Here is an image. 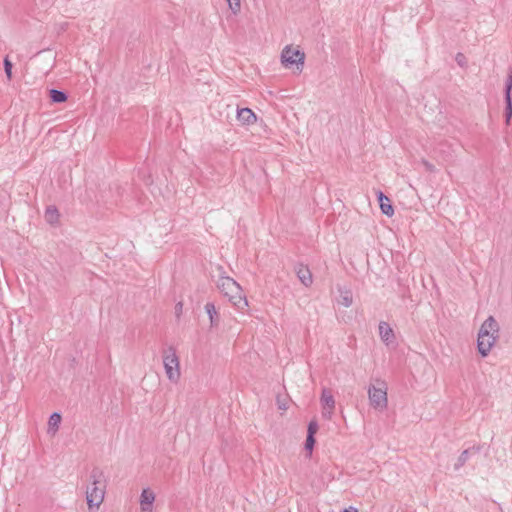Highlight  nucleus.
Wrapping results in <instances>:
<instances>
[{
  "instance_id": "nucleus-1",
  "label": "nucleus",
  "mask_w": 512,
  "mask_h": 512,
  "mask_svg": "<svg viewBox=\"0 0 512 512\" xmlns=\"http://www.w3.org/2000/svg\"><path fill=\"white\" fill-rule=\"evenodd\" d=\"M91 484L86 490V500L89 512H97L104 501L106 493V479L99 468H94L90 474Z\"/></svg>"
},
{
  "instance_id": "nucleus-2",
  "label": "nucleus",
  "mask_w": 512,
  "mask_h": 512,
  "mask_svg": "<svg viewBox=\"0 0 512 512\" xmlns=\"http://www.w3.org/2000/svg\"><path fill=\"white\" fill-rule=\"evenodd\" d=\"M500 327L493 316H489L481 325L477 336L478 352L486 357L499 337Z\"/></svg>"
},
{
  "instance_id": "nucleus-3",
  "label": "nucleus",
  "mask_w": 512,
  "mask_h": 512,
  "mask_svg": "<svg viewBox=\"0 0 512 512\" xmlns=\"http://www.w3.org/2000/svg\"><path fill=\"white\" fill-rule=\"evenodd\" d=\"M217 287L239 310H243L248 306V301L243 295L241 286L234 279L228 276H221L217 281Z\"/></svg>"
},
{
  "instance_id": "nucleus-4",
  "label": "nucleus",
  "mask_w": 512,
  "mask_h": 512,
  "mask_svg": "<svg viewBox=\"0 0 512 512\" xmlns=\"http://www.w3.org/2000/svg\"><path fill=\"white\" fill-rule=\"evenodd\" d=\"M378 386L368 387V398L370 405L379 411H384L388 406L387 385L384 381L377 380Z\"/></svg>"
},
{
  "instance_id": "nucleus-5",
  "label": "nucleus",
  "mask_w": 512,
  "mask_h": 512,
  "mask_svg": "<svg viewBox=\"0 0 512 512\" xmlns=\"http://www.w3.org/2000/svg\"><path fill=\"white\" fill-rule=\"evenodd\" d=\"M163 364L167 378L177 383L180 379V363L179 358L176 354V350L173 347H169L163 352Z\"/></svg>"
},
{
  "instance_id": "nucleus-6",
  "label": "nucleus",
  "mask_w": 512,
  "mask_h": 512,
  "mask_svg": "<svg viewBox=\"0 0 512 512\" xmlns=\"http://www.w3.org/2000/svg\"><path fill=\"white\" fill-rule=\"evenodd\" d=\"M305 61V54L298 48L291 45L284 47L281 53V62L286 68L296 65L297 70L301 71Z\"/></svg>"
},
{
  "instance_id": "nucleus-7",
  "label": "nucleus",
  "mask_w": 512,
  "mask_h": 512,
  "mask_svg": "<svg viewBox=\"0 0 512 512\" xmlns=\"http://www.w3.org/2000/svg\"><path fill=\"white\" fill-rule=\"evenodd\" d=\"M320 402L322 405L323 418L330 420L335 410V399L331 390L324 388L322 390Z\"/></svg>"
},
{
  "instance_id": "nucleus-8",
  "label": "nucleus",
  "mask_w": 512,
  "mask_h": 512,
  "mask_svg": "<svg viewBox=\"0 0 512 512\" xmlns=\"http://www.w3.org/2000/svg\"><path fill=\"white\" fill-rule=\"evenodd\" d=\"M379 335L381 340L389 345L395 339L394 331L387 322L381 321L379 323Z\"/></svg>"
},
{
  "instance_id": "nucleus-9",
  "label": "nucleus",
  "mask_w": 512,
  "mask_h": 512,
  "mask_svg": "<svg viewBox=\"0 0 512 512\" xmlns=\"http://www.w3.org/2000/svg\"><path fill=\"white\" fill-rule=\"evenodd\" d=\"M237 119L244 125L254 124L257 120L255 113L249 108L238 109Z\"/></svg>"
},
{
  "instance_id": "nucleus-10",
  "label": "nucleus",
  "mask_w": 512,
  "mask_h": 512,
  "mask_svg": "<svg viewBox=\"0 0 512 512\" xmlns=\"http://www.w3.org/2000/svg\"><path fill=\"white\" fill-rule=\"evenodd\" d=\"M296 274L304 286L309 287L312 284V274L308 267L303 265L298 266L296 269Z\"/></svg>"
},
{
  "instance_id": "nucleus-11",
  "label": "nucleus",
  "mask_w": 512,
  "mask_h": 512,
  "mask_svg": "<svg viewBox=\"0 0 512 512\" xmlns=\"http://www.w3.org/2000/svg\"><path fill=\"white\" fill-rule=\"evenodd\" d=\"M61 419H62V417H61L60 413L54 412L53 414L50 415L49 420H48V427H47V433L49 435H51V436L56 435V433L59 430Z\"/></svg>"
},
{
  "instance_id": "nucleus-12",
  "label": "nucleus",
  "mask_w": 512,
  "mask_h": 512,
  "mask_svg": "<svg viewBox=\"0 0 512 512\" xmlns=\"http://www.w3.org/2000/svg\"><path fill=\"white\" fill-rule=\"evenodd\" d=\"M378 200L382 213L387 216H392L394 214V209L390 203V199L380 191L378 192Z\"/></svg>"
},
{
  "instance_id": "nucleus-13",
  "label": "nucleus",
  "mask_w": 512,
  "mask_h": 512,
  "mask_svg": "<svg viewBox=\"0 0 512 512\" xmlns=\"http://www.w3.org/2000/svg\"><path fill=\"white\" fill-rule=\"evenodd\" d=\"M205 310L209 315L211 326H216L218 324V313L215 305L209 302L205 305Z\"/></svg>"
},
{
  "instance_id": "nucleus-14",
  "label": "nucleus",
  "mask_w": 512,
  "mask_h": 512,
  "mask_svg": "<svg viewBox=\"0 0 512 512\" xmlns=\"http://www.w3.org/2000/svg\"><path fill=\"white\" fill-rule=\"evenodd\" d=\"M155 498H156L155 493L151 489L145 488L141 492L140 502L146 503V504L147 503L154 504Z\"/></svg>"
},
{
  "instance_id": "nucleus-15",
  "label": "nucleus",
  "mask_w": 512,
  "mask_h": 512,
  "mask_svg": "<svg viewBox=\"0 0 512 512\" xmlns=\"http://www.w3.org/2000/svg\"><path fill=\"white\" fill-rule=\"evenodd\" d=\"M59 214L55 207H48L45 212V219L48 223L54 224L58 221Z\"/></svg>"
},
{
  "instance_id": "nucleus-16",
  "label": "nucleus",
  "mask_w": 512,
  "mask_h": 512,
  "mask_svg": "<svg viewBox=\"0 0 512 512\" xmlns=\"http://www.w3.org/2000/svg\"><path fill=\"white\" fill-rule=\"evenodd\" d=\"M50 98L55 103H63L67 100V95L60 90L51 89Z\"/></svg>"
},
{
  "instance_id": "nucleus-17",
  "label": "nucleus",
  "mask_w": 512,
  "mask_h": 512,
  "mask_svg": "<svg viewBox=\"0 0 512 512\" xmlns=\"http://www.w3.org/2000/svg\"><path fill=\"white\" fill-rule=\"evenodd\" d=\"M469 454H470V450L469 449H466L464 450L460 456L458 457L456 463L454 464V469L455 470H459L462 466L465 465V463L468 461L469 459Z\"/></svg>"
},
{
  "instance_id": "nucleus-18",
  "label": "nucleus",
  "mask_w": 512,
  "mask_h": 512,
  "mask_svg": "<svg viewBox=\"0 0 512 512\" xmlns=\"http://www.w3.org/2000/svg\"><path fill=\"white\" fill-rule=\"evenodd\" d=\"M339 303L344 307H350L353 303L352 294L349 291L341 293Z\"/></svg>"
},
{
  "instance_id": "nucleus-19",
  "label": "nucleus",
  "mask_w": 512,
  "mask_h": 512,
  "mask_svg": "<svg viewBox=\"0 0 512 512\" xmlns=\"http://www.w3.org/2000/svg\"><path fill=\"white\" fill-rule=\"evenodd\" d=\"M228 6L234 15H237L241 10L240 0H226Z\"/></svg>"
},
{
  "instance_id": "nucleus-20",
  "label": "nucleus",
  "mask_w": 512,
  "mask_h": 512,
  "mask_svg": "<svg viewBox=\"0 0 512 512\" xmlns=\"http://www.w3.org/2000/svg\"><path fill=\"white\" fill-rule=\"evenodd\" d=\"M506 107H505V122L506 124L510 123V119L512 117V101L511 99H505Z\"/></svg>"
},
{
  "instance_id": "nucleus-21",
  "label": "nucleus",
  "mask_w": 512,
  "mask_h": 512,
  "mask_svg": "<svg viewBox=\"0 0 512 512\" xmlns=\"http://www.w3.org/2000/svg\"><path fill=\"white\" fill-rule=\"evenodd\" d=\"M511 89H512V74L508 75L505 84V99H511Z\"/></svg>"
},
{
  "instance_id": "nucleus-22",
  "label": "nucleus",
  "mask_w": 512,
  "mask_h": 512,
  "mask_svg": "<svg viewBox=\"0 0 512 512\" xmlns=\"http://www.w3.org/2000/svg\"><path fill=\"white\" fill-rule=\"evenodd\" d=\"M318 431V423L315 420L310 421L308 424L307 435L314 436Z\"/></svg>"
},
{
  "instance_id": "nucleus-23",
  "label": "nucleus",
  "mask_w": 512,
  "mask_h": 512,
  "mask_svg": "<svg viewBox=\"0 0 512 512\" xmlns=\"http://www.w3.org/2000/svg\"><path fill=\"white\" fill-rule=\"evenodd\" d=\"M314 444H315V438H314V436H312V435H307L306 442H305V449H306L307 451H309V453H310V454H311V452H312V450H313Z\"/></svg>"
},
{
  "instance_id": "nucleus-24",
  "label": "nucleus",
  "mask_w": 512,
  "mask_h": 512,
  "mask_svg": "<svg viewBox=\"0 0 512 512\" xmlns=\"http://www.w3.org/2000/svg\"><path fill=\"white\" fill-rule=\"evenodd\" d=\"M4 68H5V73L8 77V79H11L12 77V63L7 59L5 58L4 60Z\"/></svg>"
},
{
  "instance_id": "nucleus-25",
  "label": "nucleus",
  "mask_w": 512,
  "mask_h": 512,
  "mask_svg": "<svg viewBox=\"0 0 512 512\" xmlns=\"http://www.w3.org/2000/svg\"><path fill=\"white\" fill-rule=\"evenodd\" d=\"M154 505L151 503H142L140 502V512H153Z\"/></svg>"
},
{
  "instance_id": "nucleus-26",
  "label": "nucleus",
  "mask_w": 512,
  "mask_h": 512,
  "mask_svg": "<svg viewBox=\"0 0 512 512\" xmlns=\"http://www.w3.org/2000/svg\"><path fill=\"white\" fill-rule=\"evenodd\" d=\"M423 165L426 168V170L433 172L434 171V165L429 163L428 161L423 160Z\"/></svg>"
},
{
  "instance_id": "nucleus-27",
  "label": "nucleus",
  "mask_w": 512,
  "mask_h": 512,
  "mask_svg": "<svg viewBox=\"0 0 512 512\" xmlns=\"http://www.w3.org/2000/svg\"><path fill=\"white\" fill-rule=\"evenodd\" d=\"M464 59H465V57L463 54H461V53L457 54L456 61L458 62L459 65L463 66Z\"/></svg>"
},
{
  "instance_id": "nucleus-28",
  "label": "nucleus",
  "mask_w": 512,
  "mask_h": 512,
  "mask_svg": "<svg viewBox=\"0 0 512 512\" xmlns=\"http://www.w3.org/2000/svg\"><path fill=\"white\" fill-rule=\"evenodd\" d=\"M183 304L181 302H178L175 306V312L179 316L182 312Z\"/></svg>"
},
{
  "instance_id": "nucleus-29",
  "label": "nucleus",
  "mask_w": 512,
  "mask_h": 512,
  "mask_svg": "<svg viewBox=\"0 0 512 512\" xmlns=\"http://www.w3.org/2000/svg\"><path fill=\"white\" fill-rule=\"evenodd\" d=\"M342 512H359L357 508L350 506L349 508L344 509Z\"/></svg>"
}]
</instances>
